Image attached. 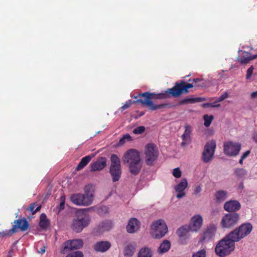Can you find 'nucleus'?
<instances>
[{"label": "nucleus", "instance_id": "34", "mask_svg": "<svg viewBox=\"0 0 257 257\" xmlns=\"http://www.w3.org/2000/svg\"><path fill=\"white\" fill-rule=\"evenodd\" d=\"M38 205V204H37V203L35 202V203H33L32 204H31L29 206V207L27 208V210L32 212V214H34L35 213H36L37 212L40 211V210L41 209V205H39L38 206H37V207L36 208V209H34Z\"/></svg>", "mask_w": 257, "mask_h": 257}, {"label": "nucleus", "instance_id": "5", "mask_svg": "<svg viewBox=\"0 0 257 257\" xmlns=\"http://www.w3.org/2000/svg\"><path fill=\"white\" fill-rule=\"evenodd\" d=\"M252 229V226L250 223H243L231 231L229 233V236L234 241L237 242L247 236L251 232Z\"/></svg>", "mask_w": 257, "mask_h": 257}, {"label": "nucleus", "instance_id": "36", "mask_svg": "<svg viewBox=\"0 0 257 257\" xmlns=\"http://www.w3.org/2000/svg\"><path fill=\"white\" fill-rule=\"evenodd\" d=\"M203 118L204 120V126L206 127H208L210 125L211 122L213 119V115H208L207 114H205L203 116Z\"/></svg>", "mask_w": 257, "mask_h": 257}, {"label": "nucleus", "instance_id": "6", "mask_svg": "<svg viewBox=\"0 0 257 257\" xmlns=\"http://www.w3.org/2000/svg\"><path fill=\"white\" fill-rule=\"evenodd\" d=\"M110 166L109 173L113 182L118 181L121 175L120 161L116 154H112L110 156Z\"/></svg>", "mask_w": 257, "mask_h": 257}, {"label": "nucleus", "instance_id": "2", "mask_svg": "<svg viewBox=\"0 0 257 257\" xmlns=\"http://www.w3.org/2000/svg\"><path fill=\"white\" fill-rule=\"evenodd\" d=\"M123 161L129 164V170L134 175H137L142 168L139 152L135 149L128 150L123 155Z\"/></svg>", "mask_w": 257, "mask_h": 257}, {"label": "nucleus", "instance_id": "17", "mask_svg": "<svg viewBox=\"0 0 257 257\" xmlns=\"http://www.w3.org/2000/svg\"><path fill=\"white\" fill-rule=\"evenodd\" d=\"M107 165V159L105 157H99L95 161L91 164V172L99 171L103 170Z\"/></svg>", "mask_w": 257, "mask_h": 257}, {"label": "nucleus", "instance_id": "1", "mask_svg": "<svg viewBox=\"0 0 257 257\" xmlns=\"http://www.w3.org/2000/svg\"><path fill=\"white\" fill-rule=\"evenodd\" d=\"M183 82L180 84H177L174 87L169 88L163 93H155L147 91L140 93L138 95L135 96L134 98L137 99L139 97H142L144 98V99L139 98L136 100L133 101L130 100L126 101L125 104L120 108V110L121 112H122L125 109L129 108L133 104L136 103H140L146 106L151 111L166 108L168 106V104L161 103L156 104L153 102L152 100L164 99L170 97V96H172L174 97H178L181 93L186 92V89L188 88V87L190 86V85L185 86L183 85Z\"/></svg>", "mask_w": 257, "mask_h": 257}, {"label": "nucleus", "instance_id": "21", "mask_svg": "<svg viewBox=\"0 0 257 257\" xmlns=\"http://www.w3.org/2000/svg\"><path fill=\"white\" fill-rule=\"evenodd\" d=\"M203 223V219L200 215L197 214L191 218V224H189L192 231H197L201 227Z\"/></svg>", "mask_w": 257, "mask_h": 257}, {"label": "nucleus", "instance_id": "14", "mask_svg": "<svg viewBox=\"0 0 257 257\" xmlns=\"http://www.w3.org/2000/svg\"><path fill=\"white\" fill-rule=\"evenodd\" d=\"M223 147L224 153L228 156H237L241 149V145L239 143L231 141L225 142Z\"/></svg>", "mask_w": 257, "mask_h": 257}, {"label": "nucleus", "instance_id": "19", "mask_svg": "<svg viewBox=\"0 0 257 257\" xmlns=\"http://www.w3.org/2000/svg\"><path fill=\"white\" fill-rule=\"evenodd\" d=\"M192 131V126L189 124L185 125V131L183 135L181 136L182 142L181 143V146L184 147L186 145H189L191 142V134Z\"/></svg>", "mask_w": 257, "mask_h": 257}, {"label": "nucleus", "instance_id": "22", "mask_svg": "<svg viewBox=\"0 0 257 257\" xmlns=\"http://www.w3.org/2000/svg\"><path fill=\"white\" fill-rule=\"evenodd\" d=\"M241 207L240 203L237 200H230L226 202L223 208L224 210L229 212H235L239 210Z\"/></svg>", "mask_w": 257, "mask_h": 257}, {"label": "nucleus", "instance_id": "29", "mask_svg": "<svg viewBox=\"0 0 257 257\" xmlns=\"http://www.w3.org/2000/svg\"><path fill=\"white\" fill-rule=\"evenodd\" d=\"M94 157V155H88L82 158L81 161L79 162L76 170L77 171L82 169L85 166H86L88 163L91 161L92 158Z\"/></svg>", "mask_w": 257, "mask_h": 257}, {"label": "nucleus", "instance_id": "47", "mask_svg": "<svg viewBox=\"0 0 257 257\" xmlns=\"http://www.w3.org/2000/svg\"><path fill=\"white\" fill-rule=\"evenodd\" d=\"M250 153V151L249 150H247L245 151L243 155L241 156L242 159H245L246 157H247Z\"/></svg>", "mask_w": 257, "mask_h": 257}, {"label": "nucleus", "instance_id": "33", "mask_svg": "<svg viewBox=\"0 0 257 257\" xmlns=\"http://www.w3.org/2000/svg\"><path fill=\"white\" fill-rule=\"evenodd\" d=\"M99 227L102 231H108L112 227V222L109 220L102 221L99 225Z\"/></svg>", "mask_w": 257, "mask_h": 257}, {"label": "nucleus", "instance_id": "43", "mask_svg": "<svg viewBox=\"0 0 257 257\" xmlns=\"http://www.w3.org/2000/svg\"><path fill=\"white\" fill-rule=\"evenodd\" d=\"M228 97V94L227 92H224L221 95H220L219 97L216 98V102H221L224 100L225 99L227 98Z\"/></svg>", "mask_w": 257, "mask_h": 257}, {"label": "nucleus", "instance_id": "32", "mask_svg": "<svg viewBox=\"0 0 257 257\" xmlns=\"http://www.w3.org/2000/svg\"><path fill=\"white\" fill-rule=\"evenodd\" d=\"M171 247V243L168 240H164L160 244L158 251L160 253H165L168 251Z\"/></svg>", "mask_w": 257, "mask_h": 257}, {"label": "nucleus", "instance_id": "20", "mask_svg": "<svg viewBox=\"0 0 257 257\" xmlns=\"http://www.w3.org/2000/svg\"><path fill=\"white\" fill-rule=\"evenodd\" d=\"M111 244L109 241H99L93 245V249L97 252H105L111 247Z\"/></svg>", "mask_w": 257, "mask_h": 257}, {"label": "nucleus", "instance_id": "53", "mask_svg": "<svg viewBox=\"0 0 257 257\" xmlns=\"http://www.w3.org/2000/svg\"><path fill=\"white\" fill-rule=\"evenodd\" d=\"M243 160H244V159H242V157H241L240 159V160H239V163L240 164H242V162H243Z\"/></svg>", "mask_w": 257, "mask_h": 257}, {"label": "nucleus", "instance_id": "51", "mask_svg": "<svg viewBox=\"0 0 257 257\" xmlns=\"http://www.w3.org/2000/svg\"><path fill=\"white\" fill-rule=\"evenodd\" d=\"M40 253H45V246H44L43 248H41V250L39 251Z\"/></svg>", "mask_w": 257, "mask_h": 257}, {"label": "nucleus", "instance_id": "4", "mask_svg": "<svg viewBox=\"0 0 257 257\" xmlns=\"http://www.w3.org/2000/svg\"><path fill=\"white\" fill-rule=\"evenodd\" d=\"M77 215V218L73 219L71 227L74 231L79 233L88 225L90 219L89 215L84 213L83 210L78 211Z\"/></svg>", "mask_w": 257, "mask_h": 257}, {"label": "nucleus", "instance_id": "42", "mask_svg": "<svg viewBox=\"0 0 257 257\" xmlns=\"http://www.w3.org/2000/svg\"><path fill=\"white\" fill-rule=\"evenodd\" d=\"M173 175L177 178H180L181 176V171L179 168H175L173 171Z\"/></svg>", "mask_w": 257, "mask_h": 257}, {"label": "nucleus", "instance_id": "31", "mask_svg": "<svg viewBox=\"0 0 257 257\" xmlns=\"http://www.w3.org/2000/svg\"><path fill=\"white\" fill-rule=\"evenodd\" d=\"M49 224V221L47 218L46 214L44 213H42L40 217V227L42 229H45L48 227Z\"/></svg>", "mask_w": 257, "mask_h": 257}, {"label": "nucleus", "instance_id": "27", "mask_svg": "<svg viewBox=\"0 0 257 257\" xmlns=\"http://www.w3.org/2000/svg\"><path fill=\"white\" fill-rule=\"evenodd\" d=\"M153 251L149 247H143L141 248L138 253L137 257H152Z\"/></svg>", "mask_w": 257, "mask_h": 257}, {"label": "nucleus", "instance_id": "28", "mask_svg": "<svg viewBox=\"0 0 257 257\" xmlns=\"http://www.w3.org/2000/svg\"><path fill=\"white\" fill-rule=\"evenodd\" d=\"M246 54L245 56L239 58L238 61L241 64H246L249 62L250 60L257 58V53L255 55H251L250 53L244 52Z\"/></svg>", "mask_w": 257, "mask_h": 257}, {"label": "nucleus", "instance_id": "26", "mask_svg": "<svg viewBox=\"0 0 257 257\" xmlns=\"http://www.w3.org/2000/svg\"><path fill=\"white\" fill-rule=\"evenodd\" d=\"M205 99L202 97H187L179 101L178 103V105H181L188 104H193L203 101Z\"/></svg>", "mask_w": 257, "mask_h": 257}, {"label": "nucleus", "instance_id": "7", "mask_svg": "<svg viewBox=\"0 0 257 257\" xmlns=\"http://www.w3.org/2000/svg\"><path fill=\"white\" fill-rule=\"evenodd\" d=\"M93 195L91 193H86L73 194L70 196L71 201L74 204L79 206H88L93 201Z\"/></svg>", "mask_w": 257, "mask_h": 257}, {"label": "nucleus", "instance_id": "30", "mask_svg": "<svg viewBox=\"0 0 257 257\" xmlns=\"http://www.w3.org/2000/svg\"><path fill=\"white\" fill-rule=\"evenodd\" d=\"M227 195V192L226 191H217L214 195L216 202L220 203L224 201L226 199Z\"/></svg>", "mask_w": 257, "mask_h": 257}, {"label": "nucleus", "instance_id": "37", "mask_svg": "<svg viewBox=\"0 0 257 257\" xmlns=\"http://www.w3.org/2000/svg\"><path fill=\"white\" fill-rule=\"evenodd\" d=\"M206 251L204 248L195 252L192 254V257H206Z\"/></svg>", "mask_w": 257, "mask_h": 257}, {"label": "nucleus", "instance_id": "10", "mask_svg": "<svg viewBox=\"0 0 257 257\" xmlns=\"http://www.w3.org/2000/svg\"><path fill=\"white\" fill-rule=\"evenodd\" d=\"M190 231H192V230L187 224L182 225L177 229L176 234L178 237L179 244L186 245L188 243L190 238Z\"/></svg>", "mask_w": 257, "mask_h": 257}, {"label": "nucleus", "instance_id": "40", "mask_svg": "<svg viewBox=\"0 0 257 257\" xmlns=\"http://www.w3.org/2000/svg\"><path fill=\"white\" fill-rule=\"evenodd\" d=\"M145 131V127L144 126H139L135 128L133 132L135 134H142Z\"/></svg>", "mask_w": 257, "mask_h": 257}, {"label": "nucleus", "instance_id": "50", "mask_svg": "<svg viewBox=\"0 0 257 257\" xmlns=\"http://www.w3.org/2000/svg\"><path fill=\"white\" fill-rule=\"evenodd\" d=\"M250 96L252 98H254L257 97V91H254L251 93Z\"/></svg>", "mask_w": 257, "mask_h": 257}, {"label": "nucleus", "instance_id": "16", "mask_svg": "<svg viewBox=\"0 0 257 257\" xmlns=\"http://www.w3.org/2000/svg\"><path fill=\"white\" fill-rule=\"evenodd\" d=\"M15 224L13 225L11 228L12 233H16L19 228L21 231H24L27 230L29 227V224L26 219H20L14 221Z\"/></svg>", "mask_w": 257, "mask_h": 257}, {"label": "nucleus", "instance_id": "39", "mask_svg": "<svg viewBox=\"0 0 257 257\" xmlns=\"http://www.w3.org/2000/svg\"><path fill=\"white\" fill-rule=\"evenodd\" d=\"M60 203L58 207V212H60L61 210L64 209L65 202V196L64 195L61 196L60 198Z\"/></svg>", "mask_w": 257, "mask_h": 257}, {"label": "nucleus", "instance_id": "46", "mask_svg": "<svg viewBox=\"0 0 257 257\" xmlns=\"http://www.w3.org/2000/svg\"><path fill=\"white\" fill-rule=\"evenodd\" d=\"M220 106V104H217V105H213L212 103H206L203 104V107L204 108L207 107H218Z\"/></svg>", "mask_w": 257, "mask_h": 257}, {"label": "nucleus", "instance_id": "38", "mask_svg": "<svg viewBox=\"0 0 257 257\" xmlns=\"http://www.w3.org/2000/svg\"><path fill=\"white\" fill-rule=\"evenodd\" d=\"M65 257H84L81 251L77 250L68 254Z\"/></svg>", "mask_w": 257, "mask_h": 257}, {"label": "nucleus", "instance_id": "49", "mask_svg": "<svg viewBox=\"0 0 257 257\" xmlns=\"http://www.w3.org/2000/svg\"><path fill=\"white\" fill-rule=\"evenodd\" d=\"M252 138L253 140V141L257 143V131L254 132L253 135H252Z\"/></svg>", "mask_w": 257, "mask_h": 257}, {"label": "nucleus", "instance_id": "8", "mask_svg": "<svg viewBox=\"0 0 257 257\" xmlns=\"http://www.w3.org/2000/svg\"><path fill=\"white\" fill-rule=\"evenodd\" d=\"M151 234L152 236L159 239L164 236L168 231L167 226L163 219L153 222L151 225Z\"/></svg>", "mask_w": 257, "mask_h": 257}, {"label": "nucleus", "instance_id": "54", "mask_svg": "<svg viewBox=\"0 0 257 257\" xmlns=\"http://www.w3.org/2000/svg\"><path fill=\"white\" fill-rule=\"evenodd\" d=\"M219 102H216V99L215 100V101L213 102H212V103L213 104V105H217V104H218Z\"/></svg>", "mask_w": 257, "mask_h": 257}, {"label": "nucleus", "instance_id": "48", "mask_svg": "<svg viewBox=\"0 0 257 257\" xmlns=\"http://www.w3.org/2000/svg\"><path fill=\"white\" fill-rule=\"evenodd\" d=\"M201 191V188L200 186H197L194 188V194H197L199 193Z\"/></svg>", "mask_w": 257, "mask_h": 257}, {"label": "nucleus", "instance_id": "18", "mask_svg": "<svg viewBox=\"0 0 257 257\" xmlns=\"http://www.w3.org/2000/svg\"><path fill=\"white\" fill-rule=\"evenodd\" d=\"M183 83L184 84H183V85H184V86H187V85H190L189 87H188V88H187L186 89V92H183L182 93H181V94L179 96H180L181 94H186L187 93L189 92V91H188V89L189 88H192L194 86H201V87H203L205 85V84L204 83V80L203 79H200V78H194L192 80V83H187L186 82H185L183 80H182L180 82H176L175 84V85L173 87H174L177 84H180L181 83Z\"/></svg>", "mask_w": 257, "mask_h": 257}, {"label": "nucleus", "instance_id": "35", "mask_svg": "<svg viewBox=\"0 0 257 257\" xmlns=\"http://www.w3.org/2000/svg\"><path fill=\"white\" fill-rule=\"evenodd\" d=\"M234 173L237 177L242 178L246 175L247 172L243 168H236L234 171Z\"/></svg>", "mask_w": 257, "mask_h": 257}, {"label": "nucleus", "instance_id": "15", "mask_svg": "<svg viewBox=\"0 0 257 257\" xmlns=\"http://www.w3.org/2000/svg\"><path fill=\"white\" fill-rule=\"evenodd\" d=\"M216 231V227L213 224L208 225L203 231L199 241L201 242H207L212 240Z\"/></svg>", "mask_w": 257, "mask_h": 257}, {"label": "nucleus", "instance_id": "52", "mask_svg": "<svg viewBox=\"0 0 257 257\" xmlns=\"http://www.w3.org/2000/svg\"><path fill=\"white\" fill-rule=\"evenodd\" d=\"M126 142V141L125 140H123V141L122 142H120V139L119 140V142H118V144L119 145H123L125 142Z\"/></svg>", "mask_w": 257, "mask_h": 257}, {"label": "nucleus", "instance_id": "55", "mask_svg": "<svg viewBox=\"0 0 257 257\" xmlns=\"http://www.w3.org/2000/svg\"><path fill=\"white\" fill-rule=\"evenodd\" d=\"M8 257H12V256L10 254H9V255H8Z\"/></svg>", "mask_w": 257, "mask_h": 257}, {"label": "nucleus", "instance_id": "13", "mask_svg": "<svg viewBox=\"0 0 257 257\" xmlns=\"http://www.w3.org/2000/svg\"><path fill=\"white\" fill-rule=\"evenodd\" d=\"M83 241L81 239H74L66 240L63 244L61 253L65 254L68 251L80 249L83 246Z\"/></svg>", "mask_w": 257, "mask_h": 257}, {"label": "nucleus", "instance_id": "41", "mask_svg": "<svg viewBox=\"0 0 257 257\" xmlns=\"http://www.w3.org/2000/svg\"><path fill=\"white\" fill-rule=\"evenodd\" d=\"M14 233H12L11 231V229L6 231H3L2 232H0V237L10 236Z\"/></svg>", "mask_w": 257, "mask_h": 257}, {"label": "nucleus", "instance_id": "25", "mask_svg": "<svg viewBox=\"0 0 257 257\" xmlns=\"http://www.w3.org/2000/svg\"><path fill=\"white\" fill-rule=\"evenodd\" d=\"M137 244L135 242L129 243L123 249V255L125 257H132L136 249Z\"/></svg>", "mask_w": 257, "mask_h": 257}, {"label": "nucleus", "instance_id": "11", "mask_svg": "<svg viewBox=\"0 0 257 257\" xmlns=\"http://www.w3.org/2000/svg\"><path fill=\"white\" fill-rule=\"evenodd\" d=\"M216 147V142L214 140L208 141L206 143L201 157L204 163H208L211 161L214 156Z\"/></svg>", "mask_w": 257, "mask_h": 257}, {"label": "nucleus", "instance_id": "23", "mask_svg": "<svg viewBox=\"0 0 257 257\" xmlns=\"http://www.w3.org/2000/svg\"><path fill=\"white\" fill-rule=\"evenodd\" d=\"M187 185L188 183L187 180L183 178L181 180V182L175 187V190L176 192H178L176 196L177 198L180 199L185 196V193L183 191L186 188Z\"/></svg>", "mask_w": 257, "mask_h": 257}, {"label": "nucleus", "instance_id": "44", "mask_svg": "<svg viewBox=\"0 0 257 257\" xmlns=\"http://www.w3.org/2000/svg\"><path fill=\"white\" fill-rule=\"evenodd\" d=\"M253 69H254V67H253V66H251L247 70L246 75V78L247 79H249L252 75Z\"/></svg>", "mask_w": 257, "mask_h": 257}, {"label": "nucleus", "instance_id": "3", "mask_svg": "<svg viewBox=\"0 0 257 257\" xmlns=\"http://www.w3.org/2000/svg\"><path fill=\"white\" fill-rule=\"evenodd\" d=\"M235 242L228 234L216 244L215 248L216 254L219 257H224L229 255L234 250Z\"/></svg>", "mask_w": 257, "mask_h": 257}, {"label": "nucleus", "instance_id": "12", "mask_svg": "<svg viewBox=\"0 0 257 257\" xmlns=\"http://www.w3.org/2000/svg\"><path fill=\"white\" fill-rule=\"evenodd\" d=\"M239 219L240 216L238 213H227L223 216L221 221V225L223 228H232L238 223Z\"/></svg>", "mask_w": 257, "mask_h": 257}, {"label": "nucleus", "instance_id": "24", "mask_svg": "<svg viewBox=\"0 0 257 257\" xmlns=\"http://www.w3.org/2000/svg\"><path fill=\"white\" fill-rule=\"evenodd\" d=\"M140 224L138 220L134 217L131 218L126 226L127 232L133 233L137 231L140 228Z\"/></svg>", "mask_w": 257, "mask_h": 257}, {"label": "nucleus", "instance_id": "45", "mask_svg": "<svg viewBox=\"0 0 257 257\" xmlns=\"http://www.w3.org/2000/svg\"><path fill=\"white\" fill-rule=\"evenodd\" d=\"M123 140H125L126 141L128 142L131 141L132 140V137L129 134H126L120 139V142H123Z\"/></svg>", "mask_w": 257, "mask_h": 257}, {"label": "nucleus", "instance_id": "9", "mask_svg": "<svg viewBox=\"0 0 257 257\" xmlns=\"http://www.w3.org/2000/svg\"><path fill=\"white\" fill-rule=\"evenodd\" d=\"M146 163L149 166H153L159 156V151L154 144H149L145 147Z\"/></svg>", "mask_w": 257, "mask_h": 257}]
</instances>
